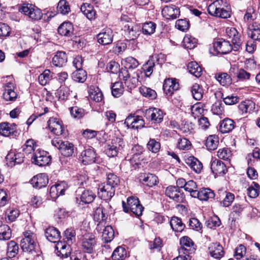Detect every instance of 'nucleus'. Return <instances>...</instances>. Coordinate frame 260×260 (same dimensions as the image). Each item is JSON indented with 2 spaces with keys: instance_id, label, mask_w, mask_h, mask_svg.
<instances>
[{
  "instance_id": "obj_29",
  "label": "nucleus",
  "mask_w": 260,
  "mask_h": 260,
  "mask_svg": "<svg viewBox=\"0 0 260 260\" xmlns=\"http://www.w3.org/2000/svg\"><path fill=\"white\" fill-rule=\"evenodd\" d=\"M74 28L70 22L62 23L58 28V33L63 36L70 37L73 33Z\"/></svg>"
},
{
  "instance_id": "obj_6",
  "label": "nucleus",
  "mask_w": 260,
  "mask_h": 260,
  "mask_svg": "<svg viewBox=\"0 0 260 260\" xmlns=\"http://www.w3.org/2000/svg\"><path fill=\"white\" fill-rule=\"evenodd\" d=\"M4 92L3 98L6 102H15L18 97V93L15 89L16 86L13 81H10L3 84Z\"/></svg>"
},
{
  "instance_id": "obj_56",
  "label": "nucleus",
  "mask_w": 260,
  "mask_h": 260,
  "mask_svg": "<svg viewBox=\"0 0 260 260\" xmlns=\"http://www.w3.org/2000/svg\"><path fill=\"white\" fill-rule=\"evenodd\" d=\"M110 143L116 148L119 152H121L125 146V143L123 139L118 137L112 139Z\"/></svg>"
},
{
  "instance_id": "obj_45",
  "label": "nucleus",
  "mask_w": 260,
  "mask_h": 260,
  "mask_svg": "<svg viewBox=\"0 0 260 260\" xmlns=\"http://www.w3.org/2000/svg\"><path fill=\"white\" fill-rule=\"evenodd\" d=\"M239 108L243 113H250L254 109L255 104L252 101L247 100L241 103Z\"/></svg>"
},
{
  "instance_id": "obj_32",
  "label": "nucleus",
  "mask_w": 260,
  "mask_h": 260,
  "mask_svg": "<svg viewBox=\"0 0 260 260\" xmlns=\"http://www.w3.org/2000/svg\"><path fill=\"white\" fill-rule=\"evenodd\" d=\"M170 225L175 232H181L184 229L185 225L181 219L177 217H173L170 221Z\"/></svg>"
},
{
  "instance_id": "obj_25",
  "label": "nucleus",
  "mask_w": 260,
  "mask_h": 260,
  "mask_svg": "<svg viewBox=\"0 0 260 260\" xmlns=\"http://www.w3.org/2000/svg\"><path fill=\"white\" fill-rule=\"evenodd\" d=\"M215 197L214 192L210 188H202L197 192H193V197L198 198L202 201H207L209 199H213Z\"/></svg>"
},
{
  "instance_id": "obj_14",
  "label": "nucleus",
  "mask_w": 260,
  "mask_h": 260,
  "mask_svg": "<svg viewBox=\"0 0 260 260\" xmlns=\"http://www.w3.org/2000/svg\"><path fill=\"white\" fill-rule=\"evenodd\" d=\"M96 153L92 148H88L83 150L79 159L85 165H89L95 162Z\"/></svg>"
},
{
  "instance_id": "obj_8",
  "label": "nucleus",
  "mask_w": 260,
  "mask_h": 260,
  "mask_svg": "<svg viewBox=\"0 0 260 260\" xmlns=\"http://www.w3.org/2000/svg\"><path fill=\"white\" fill-rule=\"evenodd\" d=\"M164 114L162 110L156 108H149L146 110L144 116L146 119L154 123H161L164 118Z\"/></svg>"
},
{
  "instance_id": "obj_48",
  "label": "nucleus",
  "mask_w": 260,
  "mask_h": 260,
  "mask_svg": "<svg viewBox=\"0 0 260 260\" xmlns=\"http://www.w3.org/2000/svg\"><path fill=\"white\" fill-rule=\"evenodd\" d=\"M259 184L255 182H252L247 189V194L250 198H255L259 194Z\"/></svg>"
},
{
  "instance_id": "obj_42",
  "label": "nucleus",
  "mask_w": 260,
  "mask_h": 260,
  "mask_svg": "<svg viewBox=\"0 0 260 260\" xmlns=\"http://www.w3.org/2000/svg\"><path fill=\"white\" fill-rule=\"evenodd\" d=\"M114 237V232L112 227L110 225L106 226L103 232V240L105 243H109L113 239Z\"/></svg>"
},
{
  "instance_id": "obj_26",
  "label": "nucleus",
  "mask_w": 260,
  "mask_h": 260,
  "mask_svg": "<svg viewBox=\"0 0 260 260\" xmlns=\"http://www.w3.org/2000/svg\"><path fill=\"white\" fill-rule=\"evenodd\" d=\"M45 233L46 238L51 242L56 243L60 240V232L54 227L51 226L47 228Z\"/></svg>"
},
{
  "instance_id": "obj_7",
  "label": "nucleus",
  "mask_w": 260,
  "mask_h": 260,
  "mask_svg": "<svg viewBox=\"0 0 260 260\" xmlns=\"http://www.w3.org/2000/svg\"><path fill=\"white\" fill-rule=\"evenodd\" d=\"M31 160L35 165L42 167L48 165L51 161V158L46 151L38 149L34 152Z\"/></svg>"
},
{
  "instance_id": "obj_28",
  "label": "nucleus",
  "mask_w": 260,
  "mask_h": 260,
  "mask_svg": "<svg viewBox=\"0 0 260 260\" xmlns=\"http://www.w3.org/2000/svg\"><path fill=\"white\" fill-rule=\"evenodd\" d=\"M67 62V56L63 51H57L52 58L53 64L57 67H61Z\"/></svg>"
},
{
  "instance_id": "obj_3",
  "label": "nucleus",
  "mask_w": 260,
  "mask_h": 260,
  "mask_svg": "<svg viewBox=\"0 0 260 260\" xmlns=\"http://www.w3.org/2000/svg\"><path fill=\"white\" fill-rule=\"evenodd\" d=\"M24 238L20 241V246L24 252H31L35 250L36 246V236L31 231L23 233Z\"/></svg>"
},
{
  "instance_id": "obj_39",
  "label": "nucleus",
  "mask_w": 260,
  "mask_h": 260,
  "mask_svg": "<svg viewBox=\"0 0 260 260\" xmlns=\"http://www.w3.org/2000/svg\"><path fill=\"white\" fill-rule=\"evenodd\" d=\"M218 137L216 135L209 136L206 142V146L207 149L209 150H215L219 143Z\"/></svg>"
},
{
  "instance_id": "obj_10",
  "label": "nucleus",
  "mask_w": 260,
  "mask_h": 260,
  "mask_svg": "<svg viewBox=\"0 0 260 260\" xmlns=\"http://www.w3.org/2000/svg\"><path fill=\"white\" fill-rule=\"evenodd\" d=\"M96 245V241L92 234L88 233L84 236L81 245L84 252L90 254L93 253Z\"/></svg>"
},
{
  "instance_id": "obj_58",
  "label": "nucleus",
  "mask_w": 260,
  "mask_h": 260,
  "mask_svg": "<svg viewBox=\"0 0 260 260\" xmlns=\"http://www.w3.org/2000/svg\"><path fill=\"white\" fill-rule=\"evenodd\" d=\"M70 114L74 118L80 119L84 115V110L75 106L70 108Z\"/></svg>"
},
{
  "instance_id": "obj_11",
  "label": "nucleus",
  "mask_w": 260,
  "mask_h": 260,
  "mask_svg": "<svg viewBox=\"0 0 260 260\" xmlns=\"http://www.w3.org/2000/svg\"><path fill=\"white\" fill-rule=\"evenodd\" d=\"M212 45L214 50L217 53L227 54L233 50V45L232 46L229 41L222 39L214 41Z\"/></svg>"
},
{
  "instance_id": "obj_53",
  "label": "nucleus",
  "mask_w": 260,
  "mask_h": 260,
  "mask_svg": "<svg viewBox=\"0 0 260 260\" xmlns=\"http://www.w3.org/2000/svg\"><path fill=\"white\" fill-rule=\"evenodd\" d=\"M93 218L94 220L99 222L104 221L107 219V216L104 212L103 207L100 206L96 209L93 214Z\"/></svg>"
},
{
  "instance_id": "obj_41",
  "label": "nucleus",
  "mask_w": 260,
  "mask_h": 260,
  "mask_svg": "<svg viewBox=\"0 0 260 260\" xmlns=\"http://www.w3.org/2000/svg\"><path fill=\"white\" fill-rule=\"evenodd\" d=\"M7 245V255L9 258H12L18 254L19 247L14 241L9 242Z\"/></svg>"
},
{
  "instance_id": "obj_20",
  "label": "nucleus",
  "mask_w": 260,
  "mask_h": 260,
  "mask_svg": "<svg viewBox=\"0 0 260 260\" xmlns=\"http://www.w3.org/2000/svg\"><path fill=\"white\" fill-rule=\"evenodd\" d=\"M208 250L210 255L216 259L221 258L224 254L223 248L219 243H211L208 247Z\"/></svg>"
},
{
  "instance_id": "obj_9",
  "label": "nucleus",
  "mask_w": 260,
  "mask_h": 260,
  "mask_svg": "<svg viewBox=\"0 0 260 260\" xmlns=\"http://www.w3.org/2000/svg\"><path fill=\"white\" fill-rule=\"evenodd\" d=\"M165 194L170 199L178 203H183L184 201V193L176 186H168L165 190Z\"/></svg>"
},
{
  "instance_id": "obj_4",
  "label": "nucleus",
  "mask_w": 260,
  "mask_h": 260,
  "mask_svg": "<svg viewBox=\"0 0 260 260\" xmlns=\"http://www.w3.org/2000/svg\"><path fill=\"white\" fill-rule=\"evenodd\" d=\"M19 11L34 21L40 20L43 16L42 11L30 4H23L19 7Z\"/></svg>"
},
{
  "instance_id": "obj_60",
  "label": "nucleus",
  "mask_w": 260,
  "mask_h": 260,
  "mask_svg": "<svg viewBox=\"0 0 260 260\" xmlns=\"http://www.w3.org/2000/svg\"><path fill=\"white\" fill-rule=\"evenodd\" d=\"M190 142L185 138H180L177 142V148L181 150H188L191 147Z\"/></svg>"
},
{
  "instance_id": "obj_64",
  "label": "nucleus",
  "mask_w": 260,
  "mask_h": 260,
  "mask_svg": "<svg viewBox=\"0 0 260 260\" xmlns=\"http://www.w3.org/2000/svg\"><path fill=\"white\" fill-rule=\"evenodd\" d=\"M175 26L177 29L185 31L189 28V22L186 19H179L176 21Z\"/></svg>"
},
{
  "instance_id": "obj_38",
  "label": "nucleus",
  "mask_w": 260,
  "mask_h": 260,
  "mask_svg": "<svg viewBox=\"0 0 260 260\" xmlns=\"http://www.w3.org/2000/svg\"><path fill=\"white\" fill-rule=\"evenodd\" d=\"M89 96L90 98L96 102H100L103 99V95L98 87H90L89 90Z\"/></svg>"
},
{
  "instance_id": "obj_40",
  "label": "nucleus",
  "mask_w": 260,
  "mask_h": 260,
  "mask_svg": "<svg viewBox=\"0 0 260 260\" xmlns=\"http://www.w3.org/2000/svg\"><path fill=\"white\" fill-rule=\"evenodd\" d=\"M191 91L193 98L197 101L201 100L204 95V90L199 84L195 83L191 87Z\"/></svg>"
},
{
  "instance_id": "obj_33",
  "label": "nucleus",
  "mask_w": 260,
  "mask_h": 260,
  "mask_svg": "<svg viewBox=\"0 0 260 260\" xmlns=\"http://www.w3.org/2000/svg\"><path fill=\"white\" fill-rule=\"evenodd\" d=\"M121 63L127 70L135 69L139 65L138 61L136 58L131 56L122 59Z\"/></svg>"
},
{
  "instance_id": "obj_49",
  "label": "nucleus",
  "mask_w": 260,
  "mask_h": 260,
  "mask_svg": "<svg viewBox=\"0 0 260 260\" xmlns=\"http://www.w3.org/2000/svg\"><path fill=\"white\" fill-rule=\"evenodd\" d=\"M105 183L115 189L120 183V179L116 175L110 173L107 176V180Z\"/></svg>"
},
{
  "instance_id": "obj_13",
  "label": "nucleus",
  "mask_w": 260,
  "mask_h": 260,
  "mask_svg": "<svg viewBox=\"0 0 260 260\" xmlns=\"http://www.w3.org/2000/svg\"><path fill=\"white\" fill-rule=\"evenodd\" d=\"M226 33L229 38L232 39L233 50L238 51L241 47L242 42L240 38V35L237 29L234 27H228L226 29Z\"/></svg>"
},
{
  "instance_id": "obj_51",
  "label": "nucleus",
  "mask_w": 260,
  "mask_h": 260,
  "mask_svg": "<svg viewBox=\"0 0 260 260\" xmlns=\"http://www.w3.org/2000/svg\"><path fill=\"white\" fill-rule=\"evenodd\" d=\"M112 94L115 98L120 97L124 91L121 82H115L111 87Z\"/></svg>"
},
{
  "instance_id": "obj_30",
  "label": "nucleus",
  "mask_w": 260,
  "mask_h": 260,
  "mask_svg": "<svg viewBox=\"0 0 260 260\" xmlns=\"http://www.w3.org/2000/svg\"><path fill=\"white\" fill-rule=\"evenodd\" d=\"M211 169L216 174H224L227 171L225 165L220 160L213 161L211 165Z\"/></svg>"
},
{
  "instance_id": "obj_1",
  "label": "nucleus",
  "mask_w": 260,
  "mask_h": 260,
  "mask_svg": "<svg viewBox=\"0 0 260 260\" xmlns=\"http://www.w3.org/2000/svg\"><path fill=\"white\" fill-rule=\"evenodd\" d=\"M209 14L221 18L230 17L231 12L223 0H216L210 4L207 9Z\"/></svg>"
},
{
  "instance_id": "obj_19",
  "label": "nucleus",
  "mask_w": 260,
  "mask_h": 260,
  "mask_svg": "<svg viewBox=\"0 0 260 260\" xmlns=\"http://www.w3.org/2000/svg\"><path fill=\"white\" fill-rule=\"evenodd\" d=\"M32 186L36 188L45 187L48 183V178L45 173H40L34 176L30 181Z\"/></svg>"
},
{
  "instance_id": "obj_43",
  "label": "nucleus",
  "mask_w": 260,
  "mask_h": 260,
  "mask_svg": "<svg viewBox=\"0 0 260 260\" xmlns=\"http://www.w3.org/2000/svg\"><path fill=\"white\" fill-rule=\"evenodd\" d=\"M155 66V61L152 58H150L149 59L143 64L142 69L146 77H149L152 75Z\"/></svg>"
},
{
  "instance_id": "obj_36",
  "label": "nucleus",
  "mask_w": 260,
  "mask_h": 260,
  "mask_svg": "<svg viewBox=\"0 0 260 260\" xmlns=\"http://www.w3.org/2000/svg\"><path fill=\"white\" fill-rule=\"evenodd\" d=\"M96 197L95 194L90 190H84L81 194V202L84 204L92 203Z\"/></svg>"
},
{
  "instance_id": "obj_35",
  "label": "nucleus",
  "mask_w": 260,
  "mask_h": 260,
  "mask_svg": "<svg viewBox=\"0 0 260 260\" xmlns=\"http://www.w3.org/2000/svg\"><path fill=\"white\" fill-rule=\"evenodd\" d=\"M127 256L126 249L122 246L117 247L113 252L112 258L113 260H123Z\"/></svg>"
},
{
  "instance_id": "obj_2",
  "label": "nucleus",
  "mask_w": 260,
  "mask_h": 260,
  "mask_svg": "<svg viewBox=\"0 0 260 260\" xmlns=\"http://www.w3.org/2000/svg\"><path fill=\"white\" fill-rule=\"evenodd\" d=\"M123 211L126 213L132 212L136 216H139L142 214L143 207L140 203L137 198L131 197L127 199V204L122 201Z\"/></svg>"
},
{
  "instance_id": "obj_59",
  "label": "nucleus",
  "mask_w": 260,
  "mask_h": 260,
  "mask_svg": "<svg viewBox=\"0 0 260 260\" xmlns=\"http://www.w3.org/2000/svg\"><path fill=\"white\" fill-rule=\"evenodd\" d=\"M232 152L229 148H223L217 151V156L219 158L228 160L232 156Z\"/></svg>"
},
{
  "instance_id": "obj_55",
  "label": "nucleus",
  "mask_w": 260,
  "mask_h": 260,
  "mask_svg": "<svg viewBox=\"0 0 260 260\" xmlns=\"http://www.w3.org/2000/svg\"><path fill=\"white\" fill-rule=\"evenodd\" d=\"M36 145L32 139L27 140L23 146V150L26 154H30L32 152H35Z\"/></svg>"
},
{
  "instance_id": "obj_18",
  "label": "nucleus",
  "mask_w": 260,
  "mask_h": 260,
  "mask_svg": "<svg viewBox=\"0 0 260 260\" xmlns=\"http://www.w3.org/2000/svg\"><path fill=\"white\" fill-rule=\"evenodd\" d=\"M48 127L51 132L57 136L61 135L64 131L62 122L57 118H51L48 121Z\"/></svg>"
},
{
  "instance_id": "obj_46",
  "label": "nucleus",
  "mask_w": 260,
  "mask_h": 260,
  "mask_svg": "<svg viewBox=\"0 0 260 260\" xmlns=\"http://www.w3.org/2000/svg\"><path fill=\"white\" fill-rule=\"evenodd\" d=\"M52 75L49 70H45L38 77L39 83L42 85H46L52 79Z\"/></svg>"
},
{
  "instance_id": "obj_23",
  "label": "nucleus",
  "mask_w": 260,
  "mask_h": 260,
  "mask_svg": "<svg viewBox=\"0 0 260 260\" xmlns=\"http://www.w3.org/2000/svg\"><path fill=\"white\" fill-rule=\"evenodd\" d=\"M139 178L140 182L150 187L156 185L158 182L157 177L153 174H141Z\"/></svg>"
},
{
  "instance_id": "obj_63",
  "label": "nucleus",
  "mask_w": 260,
  "mask_h": 260,
  "mask_svg": "<svg viewBox=\"0 0 260 260\" xmlns=\"http://www.w3.org/2000/svg\"><path fill=\"white\" fill-rule=\"evenodd\" d=\"M197 185L196 183L191 180L187 181L184 187V190L190 192V196L193 197V192H197Z\"/></svg>"
},
{
  "instance_id": "obj_34",
  "label": "nucleus",
  "mask_w": 260,
  "mask_h": 260,
  "mask_svg": "<svg viewBox=\"0 0 260 260\" xmlns=\"http://www.w3.org/2000/svg\"><path fill=\"white\" fill-rule=\"evenodd\" d=\"M187 69L189 72L196 77H200L202 74V69L196 61L188 63Z\"/></svg>"
},
{
  "instance_id": "obj_52",
  "label": "nucleus",
  "mask_w": 260,
  "mask_h": 260,
  "mask_svg": "<svg viewBox=\"0 0 260 260\" xmlns=\"http://www.w3.org/2000/svg\"><path fill=\"white\" fill-rule=\"evenodd\" d=\"M147 147L152 153H157L160 150V144L154 139H150L147 143Z\"/></svg>"
},
{
  "instance_id": "obj_24",
  "label": "nucleus",
  "mask_w": 260,
  "mask_h": 260,
  "mask_svg": "<svg viewBox=\"0 0 260 260\" xmlns=\"http://www.w3.org/2000/svg\"><path fill=\"white\" fill-rule=\"evenodd\" d=\"M98 42L103 45H106L111 44L113 41V32L110 29L101 32L97 35Z\"/></svg>"
},
{
  "instance_id": "obj_12",
  "label": "nucleus",
  "mask_w": 260,
  "mask_h": 260,
  "mask_svg": "<svg viewBox=\"0 0 260 260\" xmlns=\"http://www.w3.org/2000/svg\"><path fill=\"white\" fill-rule=\"evenodd\" d=\"M115 192V189L104 183L99 186L98 195L101 199L109 201L114 196Z\"/></svg>"
},
{
  "instance_id": "obj_21",
  "label": "nucleus",
  "mask_w": 260,
  "mask_h": 260,
  "mask_svg": "<svg viewBox=\"0 0 260 260\" xmlns=\"http://www.w3.org/2000/svg\"><path fill=\"white\" fill-rule=\"evenodd\" d=\"M67 187V184L64 181L52 185L50 189L51 197L52 198H56L60 195L64 194Z\"/></svg>"
},
{
  "instance_id": "obj_5",
  "label": "nucleus",
  "mask_w": 260,
  "mask_h": 260,
  "mask_svg": "<svg viewBox=\"0 0 260 260\" xmlns=\"http://www.w3.org/2000/svg\"><path fill=\"white\" fill-rule=\"evenodd\" d=\"M51 143L59 150L62 155L66 157H70L74 153V145L69 141H63L56 137L52 140Z\"/></svg>"
},
{
  "instance_id": "obj_54",
  "label": "nucleus",
  "mask_w": 260,
  "mask_h": 260,
  "mask_svg": "<svg viewBox=\"0 0 260 260\" xmlns=\"http://www.w3.org/2000/svg\"><path fill=\"white\" fill-rule=\"evenodd\" d=\"M140 91L143 96L151 100L155 99L157 96L156 92L155 90L145 86L141 87Z\"/></svg>"
},
{
  "instance_id": "obj_27",
  "label": "nucleus",
  "mask_w": 260,
  "mask_h": 260,
  "mask_svg": "<svg viewBox=\"0 0 260 260\" xmlns=\"http://www.w3.org/2000/svg\"><path fill=\"white\" fill-rule=\"evenodd\" d=\"M235 126V122L231 119L225 118L220 123L219 131L222 134L231 132Z\"/></svg>"
},
{
  "instance_id": "obj_61",
  "label": "nucleus",
  "mask_w": 260,
  "mask_h": 260,
  "mask_svg": "<svg viewBox=\"0 0 260 260\" xmlns=\"http://www.w3.org/2000/svg\"><path fill=\"white\" fill-rule=\"evenodd\" d=\"M57 94L59 100H66L70 95L69 89L66 86H60L57 90Z\"/></svg>"
},
{
  "instance_id": "obj_22",
  "label": "nucleus",
  "mask_w": 260,
  "mask_h": 260,
  "mask_svg": "<svg viewBox=\"0 0 260 260\" xmlns=\"http://www.w3.org/2000/svg\"><path fill=\"white\" fill-rule=\"evenodd\" d=\"M179 84L175 79H167L165 80L163 89L167 94L171 95L179 89Z\"/></svg>"
},
{
  "instance_id": "obj_50",
  "label": "nucleus",
  "mask_w": 260,
  "mask_h": 260,
  "mask_svg": "<svg viewBox=\"0 0 260 260\" xmlns=\"http://www.w3.org/2000/svg\"><path fill=\"white\" fill-rule=\"evenodd\" d=\"M156 24L155 23L149 21L143 24L142 32L147 35H150L155 32Z\"/></svg>"
},
{
  "instance_id": "obj_37",
  "label": "nucleus",
  "mask_w": 260,
  "mask_h": 260,
  "mask_svg": "<svg viewBox=\"0 0 260 260\" xmlns=\"http://www.w3.org/2000/svg\"><path fill=\"white\" fill-rule=\"evenodd\" d=\"M215 78L223 86L229 85L232 83L231 77L226 73H217L215 75Z\"/></svg>"
},
{
  "instance_id": "obj_17",
  "label": "nucleus",
  "mask_w": 260,
  "mask_h": 260,
  "mask_svg": "<svg viewBox=\"0 0 260 260\" xmlns=\"http://www.w3.org/2000/svg\"><path fill=\"white\" fill-rule=\"evenodd\" d=\"M180 244L181 245V248L179 249V253L185 252L192 253L194 250V243L192 240L188 236H183L180 239Z\"/></svg>"
},
{
  "instance_id": "obj_15",
  "label": "nucleus",
  "mask_w": 260,
  "mask_h": 260,
  "mask_svg": "<svg viewBox=\"0 0 260 260\" xmlns=\"http://www.w3.org/2000/svg\"><path fill=\"white\" fill-rule=\"evenodd\" d=\"M0 135L5 137L12 136L16 137L18 133L16 131V125L8 122L0 123Z\"/></svg>"
},
{
  "instance_id": "obj_31",
  "label": "nucleus",
  "mask_w": 260,
  "mask_h": 260,
  "mask_svg": "<svg viewBox=\"0 0 260 260\" xmlns=\"http://www.w3.org/2000/svg\"><path fill=\"white\" fill-rule=\"evenodd\" d=\"M186 163L197 173L201 172L203 169V165L197 158L190 156L186 160Z\"/></svg>"
},
{
  "instance_id": "obj_44",
  "label": "nucleus",
  "mask_w": 260,
  "mask_h": 260,
  "mask_svg": "<svg viewBox=\"0 0 260 260\" xmlns=\"http://www.w3.org/2000/svg\"><path fill=\"white\" fill-rule=\"evenodd\" d=\"M73 79L77 82L83 83L87 78L86 72L84 70H78L72 74Z\"/></svg>"
},
{
  "instance_id": "obj_16",
  "label": "nucleus",
  "mask_w": 260,
  "mask_h": 260,
  "mask_svg": "<svg viewBox=\"0 0 260 260\" xmlns=\"http://www.w3.org/2000/svg\"><path fill=\"white\" fill-rule=\"evenodd\" d=\"M161 13L163 16L168 19H175L180 15L179 9L173 5L165 6Z\"/></svg>"
},
{
  "instance_id": "obj_62",
  "label": "nucleus",
  "mask_w": 260,
  "mask_h": 260,
  "mask_svg": "<svg viewBox=\"0 0 260 260\" xmlns=\"http://www.w3.org/2000/svg\"><path fill=\"white\" fill-rule=\"evenodd\" d=\"M19 214V211L18 209L7 210L6 212L7 217L6 219L10 222H13L18 217Z\"/></svg>"
},
{
  "instance_id": "obj_57",
  "label": "nucleus",
  "mask_w": 260,
  "mask_h": 260,
  "mask_svg": "<svg viewBox=\"0 0 260 260\" xmlns=\"http://www.w3.org/2000/svg\"><path fill=\"white\" fill-rule=\"evenodd\" d=\"M57 9L60 13L67 14L70 11V7L66 0H60L58 3Z\"/></svg>"
},
{
  "instance_id": "obj_47",
  "label": "nucleus",
  "mask_w": 260,
  "mask_h": 260,
  "mask_svg": "<svg viewBox=\"0 0 260 260\" xmlns=\"http://www.w3.org/2000/svg\"><path fill=\"white\" fill-rule=\"evenodd\" d=\"M11 237V231L10 227L6 224L0 225V240H8Z\"/></svg>"
}]
</instances>
